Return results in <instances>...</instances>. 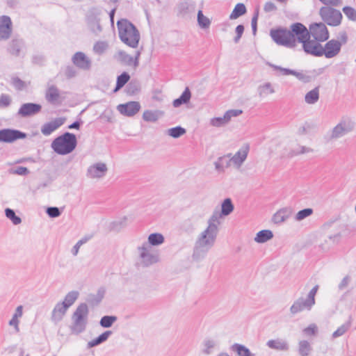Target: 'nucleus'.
I'll return each mask as SVG.
<instances>
[{"label":"nucleus","instance_id":"61","mask_svg":"<svg viewBox=\"0 0 356 356\" xmlns=\"http://www.w3.org/2000/svg\"><path fill=\"white\" fill-rule=\"evenodd\" d=\"M47 213L51 218H57L60 216V211L58 207H49L47 209Z\"/></svg>","mask_w":356,"mask_h":356},{"label":"nucleus","instance_id":"11","mask_svg":"<svg viewBox=\"0 0 356 356\" xmlns=\"http://www.w3.org/2000/svg\"><path fill=\"white\" fill-rule=\"evenodd\" d=\"M355 123L349 118H343L332 129L331 139H338L348 134L354 129Z\"/></svg>","mask_w":356,"mask_h":356},{"label":"nucleus","instance_id":"43","mask_svg":"<svg viewBox=\"0 0 356 356\" xmlns=\"http://www.w3.org/2000/svg\"><path fill=\"white\" fill-rule=\"evenodd\" d=\"M350 325H351L350 321H348V322L343 324L342 325L339 327L336 331H334L332 333V338L334 339H336V338L343 336L349 330V328L350 327Z\"/></svg>","mask_w":356,"mask_h":356},{"label":"nucleus","instance_id":"4","mask_svg":"<svg viewBox=\"0 0 356 356\" xmlns=\"http://www.w3.org/2000/svg\"><path fill=\"white\" fill-rule=\"evenodd\" d=\"M296 25H303L297 22L293 24L290 29H278L271 30L270 35L273 41L278 45L284 46L287 48H294L298 42L296 33L294 32V27Z\"/></svg>","mask_w":356,"mask_h":356},{"label":"nucleus","instance_id":"33","mask_svg":"<svg viewBox=\"0 0 356 356\" xmlns=\"http://www.w3.org/2000/svg\"><path fill=\"white\" fill-rule=\"evenodd\" d=\"M191 97V91L189 88L186 87L183 93L181 94V95L179 98L173 101L172 104L175 107H179L181 104L188 103L190 101Z\"/></svg>","mask_w":356,"mask_h":356},{"label":"nucleus","instance_id":"46","mask_svg":"<svg viewBox=\"0 0 356 356\" xmlns=\"http://www.w3.org/2000/svg\"><path fill=\"white\" fill-rule=\"evenodd\" d=\"M5 215L15 225H17L22 222L21 218L16 216L14 210L10 208L5 209Z\"/></svg>","mask_w":356,"mask_h":356},{"label":"nucleus","instance_id":"42","mask_svg":"<svg viewBox=\"0 0 356 356\" xmlns=\"http://www.w3.org/2000/svg\"><path fill=\"white\" fill-rule=\"evenodd\" d=\"M186 132V129L180 126L170 128L167 130L168 135L174 138H178L181 137V136L185 134Z\"/></svg>","mask_w":356,"mask_h":356},{"label":"nucleus","instance_id":"34","mask_svg":"<svg viewBox=\"0 0 356 356\" xmlns=\"http://www.w3.org/2000/svg\"><path fill=\"white\" fill-rule=\"evenodd\" d=\"M231 349L236 352L238 356H255V354L251 353L246 346L240 343H234L231 346Z\"/></svg>","mask_w":356,"mask_h":356},{"label":"nucleus","instance_id":"45","mask_svg":"<svg viewBox=\"0 0 356 356\" xmlns=\"http://www.w3.org/2000/svg\"><path fill=\"white\" fill-rule=\"evenodd\" d=\"M22 42L18 40H13L10 44L8 49L10 53L14 56H19Z\"/></svg>","mask_w":356,"mask_h":356},{"label":"nucleus","instance_id":"55","mask_svg":"<svg viewBox=\"0 0 356 356\" xmlns=\"http://www.w3.org/2000/svg\"><path fill=\"white\" fill-rule=\"evenodd\" d=\"M318 332V327L316 324L312 323L310 324L308 327H305L303 330V332L308 336H314Z\"/></svg>","mask_w":356,"mask_h":356},{"label":"nucleus","instance_id":"19","mask_svg":"<svg viewBox=\"0 0 356 356\" xmlns=\"http://www.w3.org/2000/svg\"><path fill=\"white\" fill-rule=\"evenodd\" d=\"M140 51H137L136 52L135 57H132L131 56L129 55L124 51H119L118 52V59L123 63L124 64L127 65H133L134 67H136L138 66L139 64V58L140 56Z\"/></svg>","mask_w":356,"mask_h":356},{"label":"nucleus","instance_id":"30","mask_svg":"<svg viewBox=\"0 0 356 356\" xmlns=\"http://www.w3.org/2000/svg\"><path fill=\"white\" fill-rule=\"evenodd\" d=\"M273 238L272 231L269 229H264L259 232L254 237V241L258 243H264Z\"/></svg>","mask_w":356,"mask_h":356},{"label":"nucleus","instance_id":"12","mask_svg":"<svg viewBox=\"0 0 356 356\" xmlns=\"http://www.w3.org/2000/svg\"><path fill=\"white\" fill-rule=\"evenodd\" d=\"M249 150V145L245 144L233 156L231 154H227L226 156L229 157V160L226 163L225 167L227 168L232 165L234 168L239 170L246 160Z\"/></svg>","mask_w":356,"mask_h":356},{"label":"nucleus","instance_id":"29","mask_svg":"<svg viewBox=\"0 0 356 356\" xmlns=\"http://www.w3.org/2000/svg\"><path fill=\"white\" fill-rule=\"evenodd\" d=\"M165 241L164 236L160 233H153L149 235L147 241L143 243H148L149 246H159L163 244Z\"/></svg>","mask_w":356,"mask_h":356},{"label":"nucleus","instance_id":"2","mask_svg":"<svg viewBox=\"0 0 356 356\" xmlns=\"http://www.w3.org/2000/svg\"><path fill=\"white\" fill-rule=\"evenodd\" d=\"M298 42L302 44L303 50L308 54L321 56L322 45L319 41L311 40L308 29L304 25H296L294 27Z\"/></svg>","mask_w":356,"mask_h":356},{"label":"nucleus","instance_id":"10","mask_svg":"<svg viewBox=\"0 0 356 356\" xmlns=\"http://www.w3.org/2000/svg\"><path fill=\"white\" fill-rule=\"evenodd\" d=\"M319 15L324 23L331 26L341 24L342 14L340 10L331 6H323L319 10Z\"/></svg>","mask_w":356,"mask_h":356},{"label":"nucleus","instance_id":"64","mask_svg":"<svg viewBox=\"0 0 356 356\" xmlns=\"http://www.w3.org/2000/svg\"><path fill=\"white\" fill-rule=\"evenodd\" d=\"M76 72L74 67L68 66L65 70V76L67 79L73 78L76 76Z\"/></svg>","mask_w":356,"mask_h":356},{"label":"nucleus","instance_id":"37","mask_svg":"<svg viewBox=\"0 0 356 356\" xmlns=\"http://www.w3.org/2000/svg\"><path fill=\"white\" fill-rule=\"evenodd\" d=\"M234 210V205L229 198L225 199L221 205V212L219 211L220 218L229 215Z\"/></svg>","mask_w":356,"mask_h":356},{"label":"nucleus","instance_id":"22","mask_svg":"<svg viewBox=\"0 0 356 356\" xmlns=\"http://www.w3.org/2000/svg\"><path fill=\"white\" fill-rule=\"evenodd\" d=\"M291 207H284L278 210L273 216V221L275 224L279 225L286 221L292 215Z\"/></svg>","mask_w":356,"mask_h":356},{"label":"nucleus","instance_id":"26","mask_svg":"<svg viewBox=\"0 0 356 356\" xmlns=\"http://www.w3.org/2000/svg\"><path fill=\"white\" fill-rule=\"evenodd\" d=\"M257 92L259 98H264L275 92V86L270 82H263L258 86Z\"/></svg>","mask_w":356,"mask_h":356},{"label":"nucleus","instance_id":"20","mask_svg":"<svg viewBox=\"0 0 356 356\" xmlns=\"http://www.w3.org/2000/svg\"><path fill=\"white\" fill-rule=\"evenodd\" d=\"M65 121L64 118H58L54 120L47 122L41 127V132L44 136H49L55 130L62 126Z\"/></svg>","mask_w":356,"mask_h":356},{"label":"nucleus","instance_id":"9","mask_svg":"<svg viewBox=\"0 0 356 356\" xmlns=\"http://www.w3.org/2000/svg\"><path fill=\"white\" fill-rule=\"evenodd\" d=\"M318 289V286H314L307 294L306 298L300 297L298 298L290 307L291 313L294 315L303 311H310L316 303L315 296Z\"/></svg>","mask_w":356,"mask_h":356},{"label":"nucleus","instance_id":"27","mask_svg":"<svg viewBox=\"0 0 356 356\" xmlns=\"http://www.w3.org/2000/svg\"><path fill=\"white\" fill-rule=\"evenodd\" d=\"M266 345L270 348L277 350L286 351L289 348L288 343L285 340L280 339L269 340Z\"/></svg>","mask_w":356,"mask_h":356},{"label":"nucleus","instance_id":"24","mask_svg":"<svg viewBox=\"0 0 356 356\" xmlns=\"http://www.w3.org/2000/svg\"><path fill=\"white\" fill-rule=\"evenodd\" d=\"M195 9V3L191 0H183L177 5L179 15L185 16L193 13Z\"/></svg>","mask_w":356,"mask_h":356},{"label":"nucleus","instance_id":"5","mask_svg":"<svg viewBox=\"0 0 356 356\" xmlns=\"http://www.w3.org/2000/svg\"><path fill=\"white\" fill-rule=\"evenodd\" d=\"M89 309L86 303L79 304L72 315V324L70 327L72 334L83 332L87 327Z\"/></svg>","mask_w":356,"mask_h":356},{"label":"nucleus","instance_id":"56","mask_svg":"<svg viewBox=\"0 0 356 356\" xmlns=\"http://www.w3.org/2000/svg\"><path fill=\"white\" fill-rule=\"evenodd\" d=\"M88 241V238H81V240H79L74 245V247L72 248V253L74 256H76L78 252H79V248L80 247L86 243L87 241Z\"/></svg>","mask_w":356,"mask_h":356},{"label":"nucleus","instance_id":"51","mask_svg":"<svg viewBox=\"0 0 356 356\" xmlns=\"http://www.w3.org/2000/svg\"><path fill=\"white\" fill-rule=\"evenodd\" d=\"M313 213V209L310 208L304 209L302 210L299 211L296 216L295 219L297 221H301L305 218L309 217Z\"/></svg>","mask_w":356,"mask_h":356},{"label":"nucleus","instance_id":"3","mask_svg":"<svg viewBox=\"0 0 356 356\" xmlns=\"http://www.w3.org/2000/svg\"><path fill=\"white\" fill-rule=\"evenodd\" d=\"M117 26L120 40L129 47L136 48L140 38L136 27L126 19L118 20Z\"/></svg>","mask_w":356,"mask_h":356},{"label":"nucleus","instance_id":"36","mask_svg":"<svg viewBox=\"0 0 356 356\" xmlns=\"http://www.w3.org/2000/svg\"><path fill=\"white\" fill-rule=\"evenodd\" d=\"M319 99V89L318 87L308 92L305 96V101L308 104H314Z\"/></svg>","mask_w":356,"mask_h":356},{"label":"nucleus","instance_id":"35","mask_svg":"<svg viewBox=\"0 0 356 356\" xmlns=\"http://www.w3.org/2000/svg\"><path fill=\"white\" fill-rule=\"evenodd\" d=\"M79 293L77 291H72L66 294L63 302H61L67 309L71 307L78 299Z\"/></svg>","mask_w":356,"mask_h":356},{"label":"nucleus","instance_id":"60","mask_svg":"<svg viewBox=\"0 0 356 356\" xmlns=\"http://www.w3.org/2000/svg\"><path fill=\"white\" fill-rule=\"evenodd\" d=\"M236 36L234 38V41L236 44L238 43L243 32H244V26L241 24L238 25L235 29Z\"/></svg>","mask_w":356,"mask_h":356},{"label":"nucleus","instance_id":"52","mask_svg":"<svg viewBox=\"0 0 356 356\" xmlns=\"http://www.w3.org/2000/svg\"><path fill=\"white\" fill-rule=\"evenodd\" d=\"M89 26L91 31L97 35L102 32V29L100 25L99 21L97 19H94L91 21L90 22Z\"/></svg>","mask_w":356,"mask_h":356},{"label":"nucleus","instance_id":"54","mask_svg":"<svg viewBox=\"0 0 356 356\" xmlns=\"http://www.w3.org/2000/svg\"><path fill=\"white\" fill-rule=\"evenodd\" d=\"M11 97L7 94L0 95V108H6L11 104Z\"/></svg>","mask_w":356,"mask_h":356},{"label":"nucleus","instance_id":"18","mask_svg":"<svg viewBox=\"0 0 356 356\" xmlns=\"http://www.w3.org/2000/svg\"><path fill=\"white\" fill-rule=\"evenodd\" d=\"M140 108V105L138 102H129L127 104L118 106V111L126 116H134Z\"/></svg>","mask_w":356,"mask_h":356},{"label":"nucleus","instance_id":"21","mask_svg":"<svg viewBox=\"0 0 356 356\" xmlns=\"http://www.w3.org/2000/svg\"><path fill=\"white\" fill-rule=\"evenodd\" d=\"M72 60L73 63L80 69L88 70L91 67L90 60L83 52H76Z\"/></svg>","mask_w":356,"mask_h":356},{"label":"nucleus","instance_id":"31","mask_svg":"<svg viewBox=\"0 0 356 356\" xmlns=\"http://www.w3.org/2000/svg\"><path fill=\"white\" fill-rule=\"evenodd\" d=\"M112 334V332L110 330L105 331L102 334H100L98 337L90 341L88 343V348H90L95 346H97L103 342L106 341L108 337Z\"/></svg>","mask_w":356,"mask_h":356},{"label":"nucleus","instance_id":"23","mask_svg":"<svg viewBox=\"0 0 356 356\" xmlns=\"http://www.w3.org/2000/svg\"><path fill=\"white\" fill-rule=\"evenodd\" d=\"M60 91L58 88L54 86H49L45 92L46 100L51 104H58L60 101Z\"/></svg>","mask_w":356,"mask_h":356},{"label":"nucleus","instance_id":"1","mask_svg":"<svg viewBox=\"0 0 356 356\" xmlns=\"http://www.w3.org/2000/svg\"><path fill=\"white\" fill-rule=\"evenodd\" d=\"M220 215L214 211L207 222L206 228L197 236L192 254L193 260L203 259L208 251L214 245L220 226Z\"/></svg>","mask_w":356,"mask_h":356},{"label":"nucleus","instance_id":"48","mask_svg":"<svg viewBox=\"0 0 356 356\" xmlns=\"http://www.w3.org/2000/svg\"><path fill=\"white\" fill-rule=\"evenodd\" d=\"M116 321L117 317L115 316H104L101 318L99 324L103 327L108 328L111 327Z\"/></svg>","mask_w":356,"mask_h":356},{"label":"nucleus","instance_id":"16","mask_svg":"<svg viewBox=\"0 0 356 356\" xmlns=\"http://www.w3.org/2000/svg\"><path fill=\"white\" fill-rule=\"evenodd\" d=\"M42 106L40 104L35 103H25L19 108L17 114L21 117H29L38 114L40 112Z\"/></svg>","mask_w":356,"mask_h":356},{"label":"nucleus","instance_id":"15","mask_svg":"<svg viewBox=\"0 0 356 356\" xmlns=\"http://www.w3.org/2000/svg\"><path fill=\"white\" fill-rule=\"evenodd\" d=\"M26 137L25 133L17 129H3L0 130V142L11 143Z\"/></svg>","mask_w":356,"mask_h":356},{"label":"nucleus","instance_id":"6","mask_svg":"<svg viewBox=\"0 0 356 356\" xmlns=\"http://www.w3.org/2000/svg\"><path fill=\"white\" fill-rule=\"evenodd\" d=\"M76 136L74 134L66 132L53 140L51 147L57 154L66 155L76 148Z\"/></svg>","mask_w":356,"mask_h":356},{"label":"nucleus","instance_id":"58","mask_svg":"<svg viewBox=\"0 0 356 356\" xmlns=\"http://www.w3.org/2000/svg\"><path fill=\"white\" fill-rule=\"evenodd\" d=\"M242 113H243L242 110L232 109V110L227 111L225 113V115L226 118L227 119V120L229 122L230 120L232 119V118L237 117V116L240 115Z\"/></svg>","mask_w":356,"mask_h":356},{"label":"nucleus","instance_id":"17","mask_svg":"<svg viewBox=\"0 0 356 356\" xmlns=\"http://www.w3.org/2000/svg\"><path fill=\"white\" fill-rule=\"evenodd\" d=\"M12 32V22L6 15L0 17V40H7Z\"/></svg>","mask_w":356,"mask_h":356},{"label":"nucleus","instance_id":"13","mask_svg":"<svg viewBox=\"0 0 356 356\" xmlns=\"http://www.w3.org/2000/svg\"><path fill=\"white\" fill-rule=\"evenodd\" d=\"M308 31L310 37L319 42L326 41L330 36L327 28L323 22L312 24Z\"/></svg>","mask_w":356,"mask_h":356},{"label":"nucleus","instance_id":"59","mask_svg":"<svg viewBox=\"0 0 356 356\" xmlns=\"http://www.w3.org/2000/svg\"><path fill=\"white\" fill-rule=\"evenodd\" d=\"M312 149L305 146H299L297 149H293L291 153V156L298 155L300 154H305L312 152Z\"/></svg>","mask_w":356,"mask_h":356},{"label":"nucleus","instance_id":"44","mask_svg":"<svg viewBox=\"0 0 356 356\" xmlns=\"http://www.w3.org/2000/svg\"><path fill=\"white\" fill-rule=\"evenodd\" d=\"M108 48V44L106 41H98L93 46L95 54L101 55L104 54Z\"/></svg>","mask_w":356,"mask_h":356},{"label":"nucleus","instance_id":"8","mask_svg":"<svg viewBox=\"0 0 356 356\" xmlns=\"http://www.w3.org/2000/svg\"><path fill=\"white\" fill-rule=\"evenodd\" d=\"M137 264L141 267H149L159 261V253L148 243H142L137 248Z\"/></svg>","mask_w":356,"mask_h":356},{"label":"nucleus","instance_id":"63","mask_svg":"<svg viewBox=\"0 0 356 356\" xmlns=\"http://www.w3.org/2000/svg\"><path fill=\"white\" fill-rule=\"evenodd\" d=\"M12 84L17 90H22L24 86V83L18 77H13L12 79Z\"/></svg>","mask_w":356,"mask_h":356},{"label":"nucleus","instance_id":"39","mask_svg":"<svg viewBox=\"0 0 356 356\" xmlns=\"http://www.w3.org/2000/svg\"><path fill=\"white\" fill-rule=\"evenodd\" d=\"M246 13V8L243 3H237L229 15L230 19H235Z\"/></svg>","mask_w":356,"mask_h":356},{"label":"nucleus","instance_id":"50","mask_svg":"<svg viewBox=\"0 0 356 356\" xmlns=\"http://www.w3.org/2000/svg\"><path fill=\"white\" fill-rule=\"evenodd\" d=\"M104 291L99 290L95 295H90L88 298L89 303L92 305H98L104 298Z\"/></svg>","mask_w":356,"mask_h":356},{"label":"nucleus","instance_id":"49","mask_svg":"<svg viewBox=\"0 0 356 356\" xmlns=\"http://www.w3.org/2000/svg\"><path fill=\"white\" fill-rule=\"evenodd\" d=\"M229 122L225 115L222 117L213 118L210 120V124L213 127H220L227 124Z\"/></svg>","mask_w":356,"mask_h":356},{"label":"nucleus","instance_id":"28","mask_svg":"<svg viewBox=\"0 0 356 356\" xmlns=\"http://www.w3.org/2000/svg\"><path fill=\"white\" fill-rule=\"evenodd\" d=\"M163 115V112L161 111H145L143 114V119L146 122H154L157 121Z\"/></svg>","mask_w":356,"mask_h":356},{"label":"nucleus","instance_id":"53","mask_svg":"<svg viewBox=\"0 0 356 356\" xmlns=\"http://www.w3.org/2000/svg\"><path fill=\"white\" fill-rule=\"evenodd\" d=\"M343 12L349 19L356 21V10L353 8L346 6L343 8Z\"/></svg>","mask_w":356,"mask_h":356},{"label":"nucleus","instance_id":"47","mask_svg":"<svg viewBox=\"0 0 356 356\" xmlns=\"http://www.w3.org/2000/svg\"><path fill=\"white\" fill-rule=\"evenodd\" d=\"M130 76L127 72H123L122 74L118 76L116 87L114 91H117L122 88L129 80Z\"/></svg>","mask_w":356,"mask_h":356},{"label":"nucleus","instance_id":"57","mask_svg":"<svg viewBox=\"0 0 356 356\" xmlns=\"http://www.w3.org/2000/svg\"><path fill=\"white\" fill-rule=\"evenodd\" d=\"M351 280L352 279L350 275L345 276L338 285L339 290L343 291V290L346 289L350 284Z\"/></svg>","mask_w":356,"mask_h":356},{"label":"nucleus","instance_id":"7","mask_svg":"<svg viewBox=\"0 0 356 356\" xmlns=\"http://www.w3.org/2000/svg\"><path fill=\"white\" fill-rule=\"evenodd\" d=\"M348 42V35L346 31L339 33L337 40L332 39L327 41L324 46L322 45L321 56L326 58H332L338 56L341 47Z\"/></svg>","mask_w":356,"mask_h":356},{"label":"nucleus","instance_id":"41","mask_svg":"<svg viewBox=\"0 0 356 356\" xmlns=\"http://www.w3.org/2000/svg\"><path fill=\"white\" fill-rule=\"evenodd\" d=\"M127 218L124 216L123 218L113 221L110 223L109 229L111 231H119L121 228L125 227L127 225Z\"/></svg>","mask_w":356,"mask_h":356},{"label":"nucleus","instance_id":"40","mask_svg":"<svg viewBox=\"0 0 356 356\" xmlns=\"http://www.w3.org/2000/svg\"><path fill=\"white\" fill-rule=\"evenodd\" d=\"M197 24L201 29H208L211 25V20L203 15L202 10L197 13Z\"/></svg>","mask_w":356,"mask_h":356},{"label":"nucleus","instance_id":"38","mask_svg":"<svg viewBox=\"0 0 356 356\" xmlns=\"http://www.w3.org/2000/svg\"><path fill=\"white\" fill-rule=\"evenodd\" d=\"M312 351L310 343L306 340L300 341L298 343V353L300 356H309Z\"/></svg>","mask_w":356,"mask_h":356},{"label":"nucleus","instance_id":"14","mask_svg":"<svg viewBox=\"0 0 356 356\" xmlns=\"http://www.w3.org/2000/svg\"><path fill=\"white\" fill-rule=\"evenodd\" d=\"M108 168L105 163L97 162L90 165L86 170V177L91 179H100L105 177Z\"/></svg>","mask_w":356,"mask_h":356},{"label":"nucleus","instance_id":"32","mask_svg":"<svg viewBox=\"0 0 356 356\" xmlns=\"http://www.w3.org/2000/svg\"><path fill=\"white\" fill-rule=\"evenodd\" d=\"M217 341L211 338L205 339L202 342V353L204 355H209L211 354L213 349L217 346Z\"/></svg>","mask_w":356,"mask_h":356},{"label":"nucleus","instance_id":"25","mask_svg":"<svg viewBox=\"0 0 356 356\" xmlns=\"http://www.w3.org/2000/svg\"><path fill=\"white\" fill-rule=\"evenodd\" d=\"M67 308L62 303L58 302L51 312V319L54 323H57L62 321L65 315Z\"/></svg>","mask_w":356,"mask_h":356},{"label":"nucleus","instance_id":"62","mask_svg":"<svg viewBox=\"0 0 356 356\" xmlns=\"http://www.w3.org/2000/svg\"><path fill=\"white\" fill-rule=\"evenodd\" d=\"M12 173L19 175H26L29 174V170L27 168L23 166H18L12 170Z\"/></svg>","mask_w":356,"mask_h":356}]
</instances>
